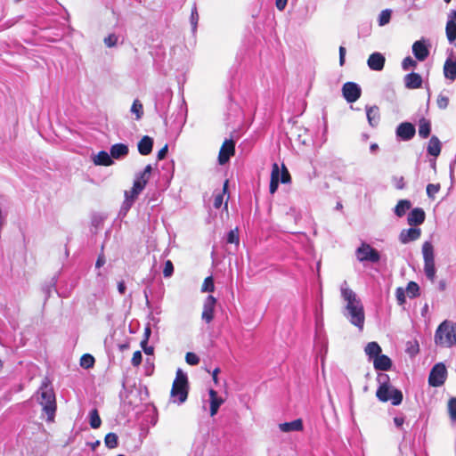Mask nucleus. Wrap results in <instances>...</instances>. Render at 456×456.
Masks as SVG:
<instances>
[{
    "label": "nucleus",
    "instance_id": "obj_58",
    "mask_svg": "<svg viewBox=\"0 0 456 456\" xmlns=\"http://www.w3.org/2000/svg\"><path fill=\"white\" fill-rule=\"evenodd\" d=\"M167 153V145L166 144L162 149H160L158 152V159L161 160L163 159Z\"/></svg>",
    "mask_w": 456,
    "mask_h": 456
},
{
    "label": "nucleus",
    "instance_id": "obj_23",
    "mask_svg": "<svg viewBox=\"0 0 456 456\" xmlns=\"http://www.w3.org/2000/svg\"><path fill=\"white\" fill-rule=\"evenodd\" d=\"M404 83L406 87L411 89L419 88L422 85V78L418 73L407 74L404 77Z\"/></svg>",
    "mask_w": 456,
    "mask_h": 456
},
{
    "label": "nucleus",
    "instance_id": "obj_41",
    "mask_svg": "<svg viewBox=\"0 0 456 456\" xmlns=\"http://www.w3.org/2000/svg\"><path fill=\"white\" fill-rule=\"evenodd\" d=\"M440 190V184L436 183H429L427 186V194L429 198L434 199L435 195Z\"/></svg>",
    "mask_w": 456,
    "mask_h": 456
},
{
    "label": "nucleus",
    "instance_id": "obj_52",
    "mask_svg": "<svg viewBox=\"0 0 456 456\" xmlns=\"http://www.w3.org/2000/svg\"><path fill=\"white\" fill-rule=\"evenodd\" d=\"M280 168L278 164L274 163L273 165L272 173H271V181L275 180L276 182H280Z\"/></svg>",
    "mask_w": 456,
    "mask_h": 456
},
{
    "label": "nucleus",
    "instance_id": "obj_12",
    "mask_svg": "<svg viewBox=\"0 0 456 456\" xmlns=\"http://www.w3.org/2000/svg\"><path fill=\"white\" fill-rule=\"evenodd\" d=\"M415 134V127L412 124L404 122L396 128V135L403 141L411 139Z\"/></svg>",
    "mask_w": 456,
    "mask_h": 456
},
{
    "label": "nucleus",
    "instance_id": "obj_42",
    "mask_svg": "<svg viewBox=\"0 0 456 456\" xmlns=\"http://www.w3.org/2000/svg\"><path fill=\"white\" fill-rule=\"evenodd\" d=\"M448 411L452 420H456V398H452L448 403Z\"/></svg>",
    "mask_w": 456,
    "mask_h": 456
},
{
    "label": "nucleus",
    "instance_id": "obj_31",
    "mask_svg": "<svg viewBox=\"0 0 456 456\" xmlns=\"http://www.w3.org/2000/svg\"><path fill=\"white\" fill-rule=\"evenodd\" d=\"M431 126L430 122L425 118L419 120V134L422 138H428L430 134Z\"/></svg>",
    "mask_w": 456,
    "mask_h": 456
},
{
    "label": "nucleus",
    "instance_id": "obj_25",
    "mask_svg": "<svg viewBox=\"0 0 456 456\" xmlns=\"http://www.w3.org/2000/svg\"><path fill=\"white\" fill-rule=\"evenodd\" d=\"M366 116L370 126H376L379 124L380 115L377 106L366 107Z\"/></svg>",
    "mask_w": 456,
    "mask_h": 456
},
{
    "label": "nucleus",
    "instance_id": "obj_40",
    "mask_svg": "<svg viewBox=\"0 0 456 456\" xmlns=\"http://www.w3.org/2000/svg\"><path fill=\"white\" fill-rule=\"evenodd\" d=\"M94 363V358L90 354H84L80 359V365L85 369L93 367Z\"/></svg>",
    "mask_w": 456,
    "mask_h": 456
},
{
    "label": "nucleus",
    "instance_id": "obj_47",
    "mask_svg": "<svg viewBox=\"0 0 456 456\" xmlns=\"http://www.w3.org/2000/svg\"><path fill=\"white\" fill-rule=\"evenodd\" d=\"M416 65H417V62L411 57L404 58L402 62V68L404 70H408L411 68H414V67H416Z\"/></svg>",
    "mask_w": 456,
    "mask_h": 456
},
{
    "label": "nucleus",
    "instance_id": "obj_14",
    "mask_svg": "<svg viewBox=\"0 0 456 456\" xmlns=\"http://www.w3.org/2000/svg\"><path fill=\"white\" fill-rule=\"evenodd\" d=\"M412 53L414 56L420 61L427 59L429 51L424 41L419 40L412 45Z\"/></svg>",
    "mask_w": 456,
    "mask_h": 456
},
{
    "label": "nucleus",
    "instance_id": "obj_26",
    "mask_svg": "<svg viewBox=\"0 0 456 456\" xmlns=\"http://www.w3.org/2000/svg\"><path fill=\"white\" fill-rule=\"evenodd\" d=\"M424 263L435 262L434 247L430 241H425L422 245Z\"/></svg>",
    "mask_w": 456,
    "mask_h": 456
},
{
    "label": "nucleus",
    "instance_id": "obj_15",
    "mask_svg": "<svg viewBox=\"0 0 456 456\" xmlns=\"http://www.w3.org/2000/svg\"><path fill=\"white\" fill-rule=\"evenodd\" d=\"M129 152L128 146L124 143H116L110 147V154L111 159H119L127 156Z\"/></svg>",
    "mask_w": 456,
    "mask_h": 456
},
{
    "label": "nucleus",
    "instance_id": "obj_22",
    "mask_svg": "<svg viewBox=\"0 0 456 456\" xmlns=\"http://www.w3.org/2000/svg\"><path fill=\"white\" fill-rule=\"evenodd\" d=\"M444 77L452 81L456 78V60L448 58L444 65Z\"/></svg>",
    "mask_w": 456,
    "mask_h": 456
},
{
    "label": "nucleus",
    "instance_id": "obj_24",
    "mask_svg": "<svg viewBox=\"0 0 456 456\" xmlns=\"http://www.w3.org/2000/svg\"><path fill=\"white\" fill-rule=\"evenodd\" d=\"M391 364L390 358L384 354H379L373 360V365L376 370H387L390 369Z\"/></svg>",
    "mask_w": 456,
    "mask_h": 456
},
{
    "label": "nucleus",
    "instance_id": "obj_33",
    "mask_svg": "<svg viewBox=\"0 0 456 456\" xmlns=\"http://www.w3.org/2000/svg\"><path fill=\"white\" fill-rule=\"evenodd\" d=\"M89 422H90V426L93 428H98L101 426L102 420H101V418H100L99 413L96 409H94L90 411Z\"/></svg>",
    "mask_w": 456,
    "mask_h": 456
},
{
    "label": "nucleus",
    "instance_id": "obj_10",
    "mask_svg": "<svg viewBox=\"0 0 456 456\" xmlns=\"http://www.w3.org/2000/svg\"><path fill=\"white\" fill-rule=\"evenodd\" d=\"M216 304V299L213 296L207 297V298L204 301L201 318L207 323L211 322L214 319Z\"/></svg>",
    "mask_w": 456,
    "mask_h": 456
},
{
    "label": "nucleus",
    "instance_id": "obj_56",
    "mask_svg": "<svg viewBox=\"0 0 456 456\" xmlns=\"http://www.w3.org/2000/svg\"><path fill=\"white\" fill-rule=\"evenodd\" d=\"M346 48L344 46L339 47V64L343 66L345 63Z\"/></svg>",
    "mask_w": 456,
    "mask_h": 456
},
{
    "label": "nucleus",
    "instance_id": "obj_18",
    "mask_svg": "<svg viewBox=\"0 0 456 456\" xmlns=\"http://www.w3.org/2000/svg\"><path fill=\"white\" fill-rule=\"evenodd\" d=\"M93 161L97 166L109 167L113 164V160L110 153L105 151H101L93 157Z\"/></svg>",
    "mask_w": 456,
    "mask_h": 456
},
{
    "label": "nucleus",
    "instance_id": "obj_61",
    "mask_svg": "<svg viewBox=\"0 0 456 456\" xmlns=\"http://www.w3.org/2000/svg\"><path fill=\"white\" fill-rule=\"evenodd\" d=\"M126 289V284L124 281H119L118 284V290L120 294H125Z\"/></svg>",
    "mask_w": 456,
    "mask_h": 456
},
{
    "label": "nucleus",
    "instance_id": "obj_21",
    "mask_svg": "<svg viewBox=\"0 0 456 456\" xmlns=\"http://www.w3.org/2000/svg\"><path fill=\"white\" fill-rule=\"evenodd\" d=\"M281 431L289 433L292 431H301L303 429V422L300 419H295L290 422H284L279 424Z\"/></svg>",
    "mask_w": 456,
    "mask_h": 456
},
{
    "label": "nucleus",
    "instance_id": "obj_29",
    "mask_svg": "<svg viewBox=\"0 0 456 456\" xmlns=\"http://www.w3.org/2000/svg\"><path fill=\"white\" fill-rule=\"evenodd\" d=\"M366 354L373 360L379 356L381 353V347L377 342H370L367 344L364 349Z\"/></svg>",
    "mask_w": 456,
    "mask_h": 456
},
{
    "label": "nucleus",
    "instance_id": "obj_16",
    "mask_svg": "<svg viewBox=\"0 0 456 456\" xmlns=\"http://www.w3.org/2000/svg\"><path fill=\"white\" fill-rule=\"evenodd\" d=\"M408 224L410 225H419L425 220V212L422 208H413L408 215Z\"/></svg>",
    "mask_w": 456,
    "mask_h": 456
},
{
    "label": "nucleus",
    "instance_id": "obj_49",
    "mask_svg": "<svg viewBox=\"0 0 456 456\" xmlns=\"http://www.w3.org/2000/svg\"><path fill=\"white\" fill-rule=\"evenodd\" d=\"M174 273V265L170 260L166 261L165 266L163 269V275L166 278L171 277Z\"/></svg>",
    "mask_w": 456,
    "mask_h": 456
},
{
    "label": "nucleus",
    "instance_id": "obj_63",
    "mask_svg": "<svg viewBox=\"0 0 456 456\" xmlns=\"http://www.w3.org/2000/svg\"><path fill=\"white\" fill-rule=\"evenodd\" d=\"M104 263H105V259H104L103 256H100L95 264L96 268H100L101 266H102L104 265Z\"/></svg>",
    "mask_w": 456,
    "mask_h": 456
},
{
    "label": "nucleus",
    "instance_id": "obj_30",
    "mask_svg": "<svg viewBox=\"0 0 456 456\" xmlns=\"http://www.w3.org/2000/svg\"><path fill=\"white\" fill-rule=\"evenodd\" d=\"M411 207V203L410 200H401L398 201L397 205L395 206V214L399 216V217H402L403 216L405 215L406 211H408Z\"/></svg>",
    "mask_w": 456,
    "mask_h": 456
},
{
    "label": "nucleus",
    "instance_id": "obj_2",
    "mask_svg": "<svg viewBox=\"0 0 456 456\" xmlns=\"http://www.w3.org/2000/svg\"><path fill=\"white\" fill-rule=\"evenodd\" d=\"M387 380L388 376L386 374L378 376V381L380 386L377 390L376 396L381 402L391 401L393 405H399L403 401V394L400 390L390 386Z\"/></svg>",
    "mask_w": 456,
    "mask_h": 456
},
{
    "label": "nucleus",
    "instance_id": "obj_64",
    "mask_svg": "<svg viewBox=\"0 0 456 456\" xmlns=\"http://www.w3.org/2000/svg\"><path fill=\"white\" fill-rule=\"evenodd\" d=\"M220 371L219 368H216L213 372H212V379H213V381L217 384L218 383V378H217V374L218 372Z\"/></svg>",
    "mask_w": 456,
    "mask_h": 456
},
{
    "label": "nucleus",
    "instance_id": "obj_11",
    "mask_svg": "<svg viewBox=\"0 0 456 456\" xmlns=\"http://www.w3.org/2000/svg\"><path fill=\"white\" fill-rule=\"evenodd\" d=\"M386 59L380 53H371L367 61V65L371 70L380 71L384 69Z\"/></svg>",
    "mask_w": 456,
    "mask_h": 456
},
{
    "label": "nucleus",
    "instance_id": "obj_48",
    "mask_svg": "<svg viewBox=\"0 0 456 456\" xmlns=\"http://www.w3.org/2000/svg\"><path fill=\"white\" fill-rule=\"evenodd\" d=\"M419 285L414 281H410L407 285V292L411 295V297H415L419 292Z\"/></svg>",
    "mask_w": 456,
    "mask_h": 456
},
{
    "label": "nucleus",
    "instance_id": "obj_37",
    "mask_svg": "<svg viewBox=\"0 0 456 456\" xmlns=\"http://www.w3.org/2000/svg\"><path fill=\"white\" fill-rule=\"evenodd\" d=\"M131 112L135 114L137 120L142 118V116L143 114V107L139 100L134 101L132 107H131Z\"/></svg>",
    "mask_w": 456,
    "mask_h": 456
},
{
    "label": "nucleus",
    "instance_id": "obj_3",
    "mask_svg": "<svg viewBox=\"0 0 456 456\" xmlns=\"http://www.w3.org/2000/svg\"><path fill=\"white\" fill-rule=\"evenodd\" d=\"M37 395L43 411L47 415V420L53 421L56 411L55 395L53 388L44 382L37 392Z\"/></svg>",
    "mask_w": 456,
    "mask_h": 456
},
{
    "label": "nucleus",
    "instance_id": "obj_35",
    "mask_svg": "<svg viewBox=\"0 0 456 456\" xmlns=\"http://www.w3.org/2000/svg\"><path fill=\"white\" fill-rule=\"evenodd\" d=\"M424 272L428 279L434 281L436 278L435 262L424 263Z\"/></svg>",
    "mask_w": 456,
    "mask_h": 456
},
{
    "label": "nucleus",
    "instance_id": "obj_8",
    "mask_svg": "<svg viewBox=\"0 0 456 456\" xmlns=\"http://www.w3.org/2000/svg\"><path fill=\"white\" fill-rule=\"evenodd\" d=\"M342 93L347 102L352 103L361 97L362 90L356 83L346 82L343 85Z\"/></svg>",
    "mask_w": 456,
    "mask_h": 456
},
{
    "label": "nucleus",
    "instance_id": "obj_50",
    "mask_svg": "<svg viewBox=\"0 0 456 456\" xmlns=\"http://www.w3.org/2000/svg\"><path fill=\"white\" fill-rule=\"evenodd\" d=\"M436 103H437V106L440 109L444 110L448 106L449 99H448V97L446 95H444V94H441L437 97Z\"/></svg>",
    "mask_w": 456,
    "mask_h": 456
},
{
    "label": "nucleus",
    "instance_id": "obj_9",
    "mask_svg": "<svg viewBox=\"0 0 456 456\" xmlns=\"http://www.w3.org/2000/svg\"><path fill=\"white\" fill-rule=\"evenodd\" d=\"M235 152V143L232 140H225L220 149L218 162L220 165H224L230 158L234 155Z\"/></svg>",
    "mask_w": 456,
    "mask_h": 456
},
{
    "label": "nucleus",
    "instance_id": "obj_60",
    "mask_svg": "<svg viewBox=\"0 0 456 456\" xmlns=\"http://www.w3.org/2000/svg\"><path fill=\"white\" fill-rule=\"evenodd\" d=\"M279 183L280 182H276L275 180L270 181V192L272 194H273L277 191Z\"/></svg>",
    "mask_w": 456,
    "mask_h": 456
},
{
    "label": "nucleus",
    "instance_id": "obj_13",
    "mask_svg": "<svg viewBox=\"0 0 456 456\" xmlns=\"http://www.w3.org/2000/svg\"><path fill=\"white\" fill-rule=\"evenodd\" d=\"M420 234L421 231L419 228L404 229L401 232L399 239L402 243L406 244L410 241L418 240L420 237Z\"/></svg>",
    "mask_w": 456,
    "mask_h": 456
},
{
    "label": "nucleus",
    "instance_id": "obj_36",
    "mask_svg": "<svg viewBox=\"0 0 456 456\" xmlns=\"http://www.w3.org/2000/svg\"><path fill=\"white\" fill-rule=\"evenodd\" d=\"M227 188H228V181H225V183L224 184V188H223V192L215 195L213 204L216 208H219L222 206V204L224 202V196L227 192Z\"/></svg>",
    "mask_w": 456,
    "mask_h": 456
},
{
    "label": "nucleus",
    "instance_id": "obj_43",
    "mask_svg": "<svg viewBox=\"0 0 456 456\" xmlns=\"http://www.w3.org/2000/svg\"><path fill=\"white\" fill-rule=\"evenodd\" d=\"M185 361L190 365H197L200 362V358L196 354L189 352L185 355Z\"/></svg>",
    "mask_w": 456,
    "mask_h": 456
},
{
    "label": "nucleus",
    "instance_id": "obj_34",
    "mask_svg": "<svg viewBox=\"0 0 456 456\" xmlns=\"http://www.w3.org/2000/svg\"><path fill=\"white\" fill-rule=\"evenodd\" d=\"M104 443L110 449L116 448L118 444V437L115 433H109L105 436Z\"/></svg>",
    "mask_w": 456,
    "mask_h": 456
},
{
    "label": "nucleus",
    "instance_id": "obj_32",
    "mask_svg": "<svg viewBox=\"0 0 456 456\" xmlns=\"http://www.w3.org/2000/svg\"><path fill=\"white\" fill-rule=\"evenodd\" d=\"M445 31L448 41L452 43L456 39V23L454 20L450 19L447 21Z\"/></svg>",
    "mask_w": 456,
    "mask_h": 456
},
{
    "label": "nucleus",
    "instance_id": "obj_4",
    "mask_svg": "<svg viewBox=\"0 0 456 456\" xmlns=\"http://www.w3.org/2000/svg\"><path fill=\"white\" fill-rule=\"evenodd\" d=\"M435 342L443 346H456V323L444 321L437 328L435 334Z\"/></svg>",
    "mask_w": 456,
    "mask_h": 456
},
{
    "label": "nucleus",
    "instance_id": "obj_19",
    "mask_svg": "<svg viewBox=\"0 0 456 456\" xmlns=\"http://www.w3.org/2000/svg\"><path fill=\"white\" fill-rule=\"evenodd\" d=\"M152 146L153 140L150 136L144 135L138 142V151L143 156L149 155L152 151Z\"/></svg>",
    "mask_w": 456,
    "mask_h": 456
},
{
    "label": "nucleus",
    "instance_id": "obj_20",
    "mask_svg": "<svg viewBox=\"0 0 456 456\" xmlns=\"http://www.w3.org/2000/svg\"><path fill=\"white\" fill-rule=\"evenodd\" d=\"M208 393L210 397V415L215 416L224 400L218 396L217 392L214 389H210Z\"/></svg>",
    "mask_w": 456,
    "mask_h": 456
},
{
    "label": "nucleus",
    "instance_id": "obj_38",
    "mask_svg": "<svg viewBox=\"0 0 456 456\" xmlns=\"http://www.w3.org/2000/svg\"><path fill=\"white\" fill-rule=\"evenodd\" d=\"M392 11L389 9L383 10L379 16V25L385 26L389 23Z\"/></svg>",
    "mask_w": 456,
    "mask_h": 456
},
{
    "label": "nucleus",
    "instance_id": "obj_1",
    "mask_svg": "<svg viewBox=\"0 0 456 456\" xmlns=\"http://www.w3.org/2000/svg\"><path fill=\"white\" fill-rule=\"evenodd\" d=\"M341 297L346 302L345 316L349 322L359 328L361 330L363 328L365 315L363 305L357 295L348 288L346 281H344L340 286Z\"/></svg>",
    "mask_w": 456,
    "mask_h": 456
},
{
    "label": "nucleus",
    "instance_id": "obj_28",
    "mask_svg": "<svg viewBox=\"0 0 456 456\" xmlns=\"http://www.w3.org/2000/svg\"><path fill=\"white\" fill-rule=\"evenodd\" d=\"M152 171V167L151 165H147L142 172L136 175L134 182H139L142 185V188L144 189L146 183H148Z\"/></svg>",
    "mask_w": 456,
    "mask_h": 456
},
{
    "label": "nucleus",
    "instance_id": "obj_57",
    "mask_svg": "<svg viewBox=\"0 0 456 456\" xmlns=\"http://www.w3.org/2000/svg\"><path fill=\"white\" fill-rule=\"evenodd\" d=\"M288 0H276L275 5L279 11H283L287 5Z\"/></svg>",
    "mask_w": 456,
    "mask_h": 456
},
{
    "label": "nucleus",
    "instance_id": "obj_17",
    "mask_svg": "<svg viewBox=\"0 0 456 456\" xmlns=\"http://www.w3.org/2000/svg\"><path fill=\"white\" fill-rule=\"evenodd\" d=\"M142 185L139 182H134V185L130 191H125V204H126L128 207L131 206V204L134 202V200L137 198V196L142 192L143 188H142Z\"/></svg>",
    "mask_w": 456,
    "mask_h": 456
},
{
    "label": "nucleus",
    "instance_id": "obj_5",
    "mask_svg": "<svg viewBox=\"0 0 456 456\" xmlns=\"http://www.w3.org/2000/svg\"><path fill=\"white\" fill-rule=\"evenodd\" d=\"M188 396V379L185 373L181 369L176 371V377L173 382L171 389V397L174 398V402L183 403L186 401Z\"/></svg>",
    "mask_w": 456,
    "mask_h": 456
},
{
    "label": "nucleus",
    "instance_id": "obj_6",
    "mask_svg": "<svg viewBox=\"0 0 456 456\" xmlns=\"http://www.w3.org/2000/svg\"><path fill=\"white\" fill-rule=\"evenodd\" d=\"M355 255L360 262L377 263L380 259L379 253L368 243L362 242L356 249Z\"/></svg>",
    "mask_w": 456,
    "mask_h": 456
},
{
    "label": "nucleus",
    "instance_id": "obj_59",
    "mask_svg": "<svg viewBox=\"0 0 456 456\" xmlns=\"http://www.w3.org/2000/svg\"><path fill=\"white\" fill-rule=\"evenodd\" d=\"M404 422V418L402 416H397L394 418V423L397 428H401Z\"/></svg>",
    "mask_w": 456,
    "mask_h": 456
},
{
    "label": "nucleus",
    "instance_id": "obj_51",
    "mask_svg": "<svg viewBox=\"0 0 456 456\" xmlns=\"http://www.w3.org/2000/svg\"><path fill=\"white\" fill-rule=\"evenodd\" d=\"M395 297L400 305L405 303V291L403 288H397L395 291Z\"/></svg>",
    "mask_w": 456,
    "mask_h": 456
},
{
    "label": "nucleus",
    "instance_id": "obj_62",
    "mask_svg": "<svg viewBox=\"0 0 456 456\" xmlns=\"http://www.w3.org/2000/svg\"><path fill=\"white\" fill-rule=\"evenodd\" d=\"M144 353L146 354H153V351H154V348L152 346H148L147 345H141Z\"/></svg>",
    "mask_w": 456,
    "mask_h": 456
},
{
    "label": "nucleus",
    "instance_id": "obj_27",
    "mask_svg": "<svg viewBox=\"0 0 456 456\" xmlns=\"http://www.w3.org/2000/svg\"><path fill=\"white\" fill-rule=\"evenodd\" d=\"M441 151V143L437 137L433 136L428 142V152L434 156L437 157Z\"/></svg>",
    "mask_w": 456,
    "mask_h": 456
},
{
    "label": "nucleus",
    "instance_id": "obj_7",
    "mask_svg": "<svg viewBox=\"0 0 456 456\" xmlns=\"http://www.w3.org/2000/svg\"><path fill=\"white\" fill-rule=\"evenodd\" d=\"M446 378V368L443 363H436L431 370L428 382L432 387L442 386Z\"/></svg>",
    "mask_w": 456,
    "mask_h": 456
},
{
    "label": "nucleus",
    "instance_id": "obj_53",
    "mask_svg": "<svg viewBox=\"0 0 456 456\" xmlns=\"http://www.w3.org/2000/svg\"><path fill=\"white\" fill-rule=\"evenodd\" d=\"M142 359V355L141 351H135L133 354L131 362L133 366L137 367L141 364Z\"/></svg>",
    "mask_w": 456,
    "mask_h": 456
},
{
    "label": "nucleus",
    "instance_id": "obj_45",
    "mask_svg": "<svg viewBox=\"0 0 456 456\" xmlns=\"http://www.w3.org/2000/svg\"><path fill=\"white\" fill-rule=\"evenodd\" d=\"M118 36L115 34H110L104 38V44L108 47H114L118 43Z\"/></svg>",
    "mask_w": 456,
    "mask_h": 456
},
{
    "label": "nucleus",
    "instance_id": "obj_46",
    "mask_svg": "<svg viewBox=\"0 0 456 456\" xmlns=\"http://www.w3.org/2000/svg\"><path fill=\"white\" fill-rule=\"evenodd\" d=\"M239 234L237 230H231L227 235V242L231 244H239Z\"/></svg>",
    "mask_w": 456,
    "mask_h": 456
},
{
    "label": "nucleus",
    "instance_id": "obj_39",
    "mask_svg": "<svg viewBox=\"0 0 456 456\" xmlns=\"http://www.w3.org/2000/svg\"><path fill=\"white\" fill-rule=\"evenodd\" d=\"M215 289V284L212 276H208L204 280L201 287L202 292H213Z\"/></svg>",
    "mask_w": 456,
    "mask_h": 456
},
{
    "label": "nucleus",
    "instance_id": "obj_44",
    "mask_svg": "<svg viewBox=\"0 0 456 456\" xmlns=\"http://www.w3.org/2000/svg\"><path fill=\"white\" fill-rule=\"evenodd\" d=\"M190 20H191V24L192 26V29L195 30L197 28L198 21H199V14H198L197 7L195 4L191 9Z\"/></svg>",
    "mask_w": 456,
    "mask_h": 456
},
{
    "label": "nucleus",
    "instance_id": "obj_55",
    "mask_svg": "<svg viewBox=\"0 0 456 456\" xmlns=\"http://www.w3.org/2000/svg\"><path fill=\"white\" fill-rule=\"evenodd\" d=\"M151 327L149 325H147L144 329L143 339L142 340L141 345L148 344V340L151 337Z\"/></svg>",
    "mask_w": 456,
    "mask_h": 456
},
{
    "label": "nucleus",
    "instance_id": "obj_54",
    "mask_svg": "<svg viewBox=\"0 0 456 456\" xmlns=\"http://www.w3.org/2000/svg\"><path fill=\"white\" fill-rule=\"evenodd\" d=\"M289 181H290V175H289V171L287 170V168L283 166L281 174L280 182L282 183H289Z\"/></svg>",
    "mask_w": 456,
    "mask_h": 456
}]
</instances>
